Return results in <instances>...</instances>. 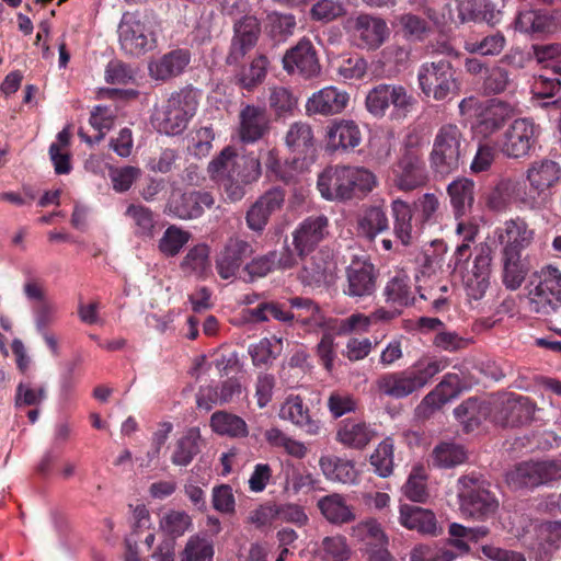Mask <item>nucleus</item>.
<instances>
[{"label":"nucleus","mask_w":561,"mask_h":561,"mask_svg":"<svg viewBox=\"0 0 561 561\" xmlns=\"http://www.w3.org/2000/svg\"><path fill=\"white\" fill-rule=\"evenodd\" d=\"M375 175L365 168L329 165L318 176V188L328 201L359 198L375 186Z\"/></svg>","instance_id":"nucleus-1"},{"label":"nucleus","mask_w":561,"mask_h":561,"mask_svg":"<svg viewBox=\"0 0 561 561\" xmlns=\"http://www.w3.org/2000/svg\"><path fill=\"white\" fill-rule=\"evenodd\" d=\"M444 365L436 359H420L412 367L380 375L375 389L382 397L403 399L422 390Z\"/></svg>","instance_id":"nucleus-2"},{"label":"nucleus","mask_w":561,"mask_h":561,"mask_svg":"<svg viewBox=\"0 0 561 561\" xmlns=\"http://www.w3.org/2000/svg\"><path fill=\"white\" fill-rule=\"evenodd\" d=\"M466 145V138L456 124L442 125L434 136L428 158L433 172L444 176L457 171L462 164Z\"/></svg>","instance_id":"nucleus-3"},{"label":"nucleus","mask_w":561,"mask_h":561,"mask_svg":"<svg viewBox=\"0 0 561 561\" xmlns=\"http://www.w3.org/2000/svg\"><path fill=\"white\" fill-rule=\"evenodd\" d=\"M459 502L463 515L477 520H486L495 516L499 500L490 490V483L480 476L468 474L459 478Z\"/></svg>","instance_id":"nucleus-4"},{"label":"nucleus","mask_w":561,"mask_h":561,"mask_svg":"<svg viewBox=\"0 0 561 561\" xmlns=\"http://www.w3.org/2000/svg\"><path fill=\"white\" fill-rule=\"evenodd\" d=\"M198 106L197 91L191 87L171 94L165 105L154 114L158 131L169 136L183 133Z\"/></svg>","instance_id":"nucleus-5"},{"label":"nucleus","mask_w":561,"mask_h":561,"mask_svg":"<svg viewBox=\"0 0 561 561\" xmlns=\"http://www.w3.org/2000/svg\"><path fill=\"white\" fill-rule=\"evenodd\" d=\"M417 81L422 93L435 101H449L460 90L456 69L445 58L422 64L417 72Z\"/></svg>","instance_id":"nucleus-6"},{"label":"nucleus","mask_w":561,"mask_h":561,"mask_svg":"<svg viewBox=\"0 0 561 561\" xmlns=\"http://www.w3.org/2000/svg\"><path fill=\"white\" fill-rule=\"evenodd\" d=\"M422 147L423 138L417 133H410L404 138L401 156L398 160L397 185L400 190L412 191L425 183Z\"/></svg>","instance_id":"nucleus-7"},{"label":"nucleus","mask_w":561,"mask_h":561,"mask_svg":"<svg viewBox=\"0 0 561 561\" xmlns=\"http://www.w3.org/2000/svg\"><path fill=\"white\" fill-rule=\"evenodd\" d=\"M534 277L538 283L528 294L530 311L543 317L551 316L561 307V272L549 265Z\"/></svg>","instance_id":"nucleus-8"},{"label":"nucleus","mask_w":561,"mask_h":561,"mask_svg":"<svg viewBox=\"0 0 561 561\" xmlns=\"http://www.w3.org/2000/svg\"><path fill=\"white\" fill-rule=\"evenodd\" d=\"M560 479V461H523L505 473V482L515 491L525 488H536Z\"/></svg>","instance_id":"nucleus-9"},{"label":"nucleus","mask_w":561,"mask_h":561,"mask_svg":"<svg viewBox=\"0 0 561 561\" xmlns=\"http://www.w3.org/2000/svg\"><path fill=\"white\" fill-rule=\"evenodd\" d=\"M415 98L403 85L381 83L374 87L366 96V108L375 116H383L390 105L402 115H407L414 104Z\"/></svg>","instance_id":"nucleus-10"},{"label":"nucleus","mask_w":561,"mask_h":561,"mask_svg":"<svg viewBox=\"0 0 561 561\" xmlns=\"http://www.w3.org/2000/svg\"><path fill=\"white\" fill-rule=\"evenodd\" d=\"M283 68L288 75H299L305 79H312L320 75L321 65L317 50L307 37L289 48L283 56Z\"/></svg>","instance_id":"nucleus-11"},{"label":"nucleus","mask_w":561,"mask_h":561,"mask_svg":"<svg viewBox=\"0 0 561 561\" xmlns=\"http://www.w3.org/2000/svg\"><path fill=\"white\" fill-rule=\"evenodd\" d=\"M215 197L208 191H175L172 193L168 208L170 214L182 220L197 219L205 209L215 205Z\"/></svg>","instance_id":"nucleus-12"},{"label":"nucleus","mask_w":561,"mask_h":561,"mask_svg":"<svg viewBox=\"0 0 561 561\" xmlns=\"http://www.w3.org/2000/svg\"><path fill=\"white\" fill-rule=\"evenodd\" d=\"M285 197L286 192L280 186H274L265 191L247 210L248 228L254 232H262L271 216L283 208Z\"/></svg>","instance_id":"nucleus-13"},{"label":"nucleus","mask_w":561,"mask_h":561,"mask_svg":"<svg viewBox=\"0 0 561 561\" xmlns=\"http://www.w3.org/2000/svg\"><path fill=\"white\" fill-rule=\"evenodd\" d=\"M377 272L366 256H353L346 267L345 294L353 298L371 296L376 290Z\"/></svg>","instance_id":"nucleus-14"},{"label":"nucleus","mask_w":561,"mask_h":561,"mask_svg":"<svg viewBox=\"0 0 561 561\" xmlns=\"http://www.w3.org/2000/svg\"><path fill=\"white\" fill-rule=\"evenodd\" d=\"M358 46L366 49H378L389 36L386 21L376 15L362 13L348 21Z\"/></svg>","instance_id":"nucleus-15"},{"label":"nucleus","mask_w":561,"mask_h":561,"mask_svg":"<svg viewBox=\"0 0 561 561\" xmlns=\"http://www.w3.org/2000/svg\"><path fill=\"white\" fill-rule=\"evenodd\" d=\"M536 129L527 118L515 119L504 133L501 150L510 158L526 157L536 142Z\"/></svg>","instance_id":"nucleus-16"},{"label":"nucleus","mask_w":561,"mask_h":561,"mask_svg":"<svg viewBox=\"0 0 561 561\" xmlns=\"http://www.w3.org/2000/svg\"><path fill=\"white\" fill-rule=\"evenodd\" d=\"M254 253L253 247L239 237H231L216 257V270L222 279L234 277L243 264Z\"/></svg>","instance_id":"nucleus-17"},{"label":"nucleus","mask_w":561,"mask_h":561,"mask_svg":"<svg viewBox=\"0 0 561 561\" xmlns=\"http://www.w3.org/2000/svg\"><path fill=\"white\" fill-rule=\"evenodd\" d=\"M329 221L324 216L308 217L293 232L295 251L300 259L308 256L328 236Z\"/></svg>","instance_id":"nucleus-18"},{"label":"nucleus","mask_w":561,"mask_h":561,"mask_svg":"<svg viewBox=\"0 0 561 561\" xmlns=\"http://www.w3.org/2000/svg\"><path fill=\"white\" fill-rule=\"evenodd\" d=\"M271 118L264 106L247 104L239 113V137L242 142L252 144L270 133Z\"/></svg>","instance_id":"nucleus-19"},{"label":"nucleus","mask_w":561,"mask_h":561,"mask_svg":"<svg viewBox=\"0 0 561 561\" xmlns=\"http://www.w3.org/2000/svg\"><path fill=\"white\" fill-rule=\"evenodd\" d=\"M118 34L122 49L129 55L139 56L149 47L145 25L135 13L126 12L123 14L118 25Z\"/></svg>","instance_id":"nucleus-20"},{"label":"nucleus","mask_w":561,"mask_h":561,"mask_svg":"<svg viewBox=\"0 0 561 561\" xmlns=\"http://www.w3.org/2000/svg\"><path fill=\"white\" fill-rule=\"evenodd\" d=\"M535 413V407L526 397L508 398L496 408L493 420L503 427H516L529 423Z\"/></svg>","instance_id":"nucleus-21"},{"label":"nucleus","mask_w":561,"mask_h":561,"mask_svg":"<svg viewBox=\"0 0 561 561\" xmlns=\"http://www.w3.org/2000/svg\"><path fill=\"white\" fill-rule=\"evenodd\" d=\"M399 519L403 527L424 536L436 537L443 533L434 512L417 505H401Z\"/></svg>","instance_id":"nucleus-22"},{"label":"nucleus","mask_w":561,"mask_h":561,"mask_svg":"<svg viewBox=\"0 0 561 561\" xmlns=\"http://www.w3.org/2000/svg\"><path fill=\"white\" fill-rule=\"evenodd\" d=\"M348 101L350 96L345 91L330 85L313 93L307 101L306 110L309 114L335 115L343 112Z\"/></svg>","instance_id":"nucleus-23"},{"label":"nucleus","mask_w":561,"mask_h":561,"mask_svg":"<svg viewBox=\"0 0 561 561\" xmlns=\"http://www.w3.org/2000/svg\"><path fill=\"white\" fill-rule=\"evenodd\" d=\"M279 417L291 422L295 426L308 435H317L320 431V422L312 417L309 408L299 396H289L282 404Z\"/></svg>","instance_id":"nucleus-24"},{"label":"nucleus","mask_w":561,"mask_h":561,"mask_svg":"<svg viewBox=\"0 0 561 561\" xmlns=\"http://www.w3.org/2000/svg\"><path fill=\"white\" fill-rule=\"evenodd\" d=\"M376 436L375 430L364 421L346 419L340 423L336 440L355 449H364Z\"/></svg>","instance_id":"nucleus-25"},{"label":"nucleus","mask_w":561,"mask_h":561,"mask_svg":"<svg viewBox=\"0 0 561 561\" xmlns=\"http://www.w3.org/2000/svg\"><path fill=\"white\" fill-rule=\"evenodd\" d=\"M191 60V54L186 49H174L164 54L161 58L150 62L149 72L156 80H169L181 75Z\"/></svg>","instance_id":"nucleus-26"},{"label":"nucleus","mask_w":561,"mask_h":561,"mask_svg":"<svg viewBox=\"0 0 561 561\" xmlns=\"http://www.w3.org/2000/svg\"><path fill=\"white\" fill-rule=\"evenodd\" d=\"M526 178L535 192H548L561 179V167L550 159L534 161L527 170Z\"/></svg>","instance_id":"nucleus-27"},{"label":"nucleus","mask_w":561,"mask_h":561,"mask_svg":"<svg viewBox=\"0 0 561 561\" xmlns=\"http://www.w3.org/2000/svg\"><path fill=\"white\" fill-rule=\"evenodd\" d=\"M329 146L334 150H348L358 147L362 142L359 126L351 119L334 121L327 131Z\"/></svg>","instance_id":"nucleus-28"},{"label":"nucleus","mask_w":561,"mask_h":561,"mask_svg":"<svg viewBox=\"0 0 561 561\" xmlns=\"http://www.w3.org/2000/svg\"><path fill=\"white\" fill-rule=\"evenodd\" d=\"M317 507L332 525L350 524L356 519L353 506L340 493H332L318 500Z\"/></svg>","instance_id":"nucleus-29"},{"label":"nucleus","mask_w":561,"mask_h":561,"mask_svg":"<svg viewBox=\"0 0 561 561\" xmlns=\"http://www.w3.org/2000/svg\"><path fill=\"white\" fill-rule=\"evenodd\" d=\"M554 18L542 10H527L520 12L515 20V28L534 36H541L556 30Z\"/></svg>","instance_id":"nucleus-30"},{"label":"nucleus","mask_w":561,"mask_h":561,"mask_svg":"<svg viewBox=\"0 0 561 561\" xmlns=\"http://www.w3.org/2000/svg\"><path fill=\"white\" fill-rule=\"evenodd\" d=\"M462 379L458 374H447L435 389L423 398L422 404L432 410H437L456 398L462 391Z\"/></svg>","instance_id":"nucleus-31"},{"label":"nucleus","mask_w":561,"mask_h":561,"mask_svg":"<svg viewBox=\"0 0 561 561\" xmlns=\"http://www.w3.org/2000/svg\"><path fill=\"white\" fill-rule=\"evenodd\" d=\"M215 541L206 531L191 535L180 551V561H214Z\"/></svg>","instance_id":"nucleus-32"},{"label":"nucleus","mask_w":561,"mask_h":561,"mask_svg":"<svg viewBox=\"0 0 561 561\" xmlns=\"http://www.w3.org/2000/svg\"><path fill=\"white\" fill-rule=\"evenodd\" d=\"M533 230L522 219L507 220L504 227L499 230V241L504 245L503 250H516L528 247L533 240Z\"/></svg>","instance_id":"nucleus-33"},{"label":"nucleus","mask_w":561,"mask_h":561,"mask_svg":"<svg viewBox=\"0 0 561 561\" xmlns=\"http://www.w3.org/2000/svg\"><path fill=\"white\" fill-rule=\"evenodd\" d=\"M388 229L389 220L386 210L379 206H369L357 217V234L369 241Z\"/></svg>","instance_id":"nucleus-34"},{"label":"nucleus","mask_w":561,"mask_h":561,"mask_svg":"<svg viewBox=\"0 0 561 561\" xmlns=\"http://www.w3.org/2000/svg\"><path fill=\"white\" fill-rule=\"evenodd\" d=\"M474 182L467 178H459L447 186V193L456 217L471 211L474 203Z\"/></svg>","instance_id":"nucleus-35"},{"label":"nucleus","mask_w":561,"mask_h":561,"mask_svg":"<svg viewBox=\"0 0 561 561\" xmlns=\"http://www.w3.org/2000/svg\"><path fill=\"white\" fill-rule=\"evenodd\" d=\"M201 431L198 427L188 428L182 437H180L173 449L171 457L172 463L175 466H188L196 455L201 453Z\"/></svg>","instance_id":"nucleus-36"},{"label":"nucleus","mask_w":561,"mask_h":561,"mask_svg":"<svg viewBox=\"0 0 561 561\" xmlns=\"http://www.w3.org/2000/svg\"><path fill=\"white\" fill-rule=\"evenodd\" d=\"M502 279L507 289L515 290L520 287L528 273L527 266L520 260L516 250L502 251Z\"/></svg>","instance_id":"nucleus-37"},{"label":"nucleus","mask_w":561,"mask_h":561,"mask_svg":"<svg viewBox=\"0 0 561 561\" xmlns=\"http://www.w3.org/2000/svg\"><path fill=\"white\" fill-rule=\"evenodd\" d=\"M268 66L270 60L264 54L256 55L248 66H240V70L236 75L237 84L244 90H253L265 80Z\"/></svg>","instance_id":"nucleus-38"},{"label":"nucleus","mask_w":561,"mask_h":561,"mask_svg":"<svg viewBox=\"0 0 561 561\" xmlns=\"http://www.w3.org/2000/svg\"><path fill=\"white\" fill-rule=\"evenodd\" d=\"M285 144L290 152L298 156H307L314 146V137L308 123H293L285 136Z\"/></svg>","instance_id":"nucleus-39"},{"label":"nucleus","mask_w":561,"mask_h":561,"mask_svg":"<svg viewBox=\"0 0 561 561\" xmlns=\"http://www.w3.org/2000/svg\"><path fill=\"white\" fill-rule=\"evenodd\" d=\"M211 430L222 436L243 438L249 434L245 421L227 411H217L210 417Z\"/></svg>","instance_id":"nucleus-40"},{"label":"nucleus","mask_w":561,"mask_h":561,"mask_svg":"<svg viewBox=\"0 0 561 561\" xmlns=\"http://www.w3.org/2000/svg\"><path fill=\"white\" fill-rule=\"evenodd\" d=\"M320 468L327 479L341 483L354 482L356 470L351 460L336 456H323L319 460Z\"/></svg>","instance_id":"nucleus-41"},{"label":"nucleus","mask_w":561,"mask_h":561,"mask_svg":"<svg viewBox=\"0 0 561 561\" xmlns=\"http://www.w3.org/2000/svg\"><path fill=\"white\" fill-rule=\"evenodd\" d=\"M134 221L136 237L150 240L154 237L157 219L153 211L140 204H130L125 213Z\"/></svg>","instance_id":"nucleus-42"},{"label":"nucleus","mask_w":561,"mask_h":561,"mask_svg":"<svg viewBox=\"0 0 561 561\" xmlns=\"http://www.w3.org/2000/svg\"><path fill=\"white\" fill-rule=\"evenodd\" d=\"M468 453L462 445L443 442L432 451L433 466L440 469L454 468L466 462Z\"/></svg>","instance_id":"nucleus-43"},{"label":"nucleus","mask_w":561,"mask_h":561,"mask_svg":"<svg viewBox=\"0 0 561 561\" xmlns=\"http://www.w3.org/2000/svg\"><path fill=\"white\" fill-rule=\"evenodd\" d=\"M537 547L540 560L548 559L553 550L558 548L557 542L561 540V520H549L541 523L537 529Z\"/></svg>","instance_id":"nucleus-44"},{"label":"nucleus","mask_w":561,"mask_h":561,"mask_svg":"<svg viewBox=\"0 0 561 561\" xmlns=\"http://www.w3.org/2000/svg\"><path fill=\"white\" fill-rule=\"evenodd\" d=\"M515 85L511 72L500 64L486 69L483 76L482 91L486 96L503 94Z\"/></svg>","instance_id":"nucleus-45"},{"label":"nucleus","mask_w":561,"mask_h":561,"mask_svg":"<svg viewBox=\"0 0 561 561\" xmlns=\"http://www.w3.org/2000/svg\"><path fill=\"white\" fill-rule=\"evenodd\" d=\"M302 261V278L308 284L324 280L333 265L331 255L328 252L318 251L310 257L305 256Z\"/></svg>","instance_id":"nucleus-46"},{"label":"nucleus","mask_w":561,"mask_h":561,"mask_svg":"<svg viewBox=\"0 0 561 561\" xmlns=\"http://www.w3.org/2000/svg\"><path fill=\"white\" fill-rule=\"evenodd\" d=\"M393 222V233L403 245L412 242V210L408 203L396 199L391 204Z\"/></svg>","instance_id":"nucleus-47"},{"label":"nucleus","mask_w":561,"mask_h":561,"mask_svg":"<svg viewBox=\"0 0 561 561\" xmlns=\"http://www.w3.org/2000/svg\"><path fill=\"white\" fill-rule=\"evenodd\" d=\"M506 37L501 32H495L482 38H469L465 42V49L470 54L481 56H499L505 48Z\"/></svg>","instance_id":"nucleus-48"},{"label":"nucleus","mask_w":561,"mask_h":561,"mask_svg":"<svg viewBox=\"0 0 561 561\" xmlns=\"http://www.w3.org/2000/svg\"><path fill=\"white\" fill-rule=\"evenodd\" d=\"M515 191L516 183L514 181L502 179L485 193V204L491 210H505L511 204Z\"/></svg>","instance_id":"nucleus-49"},{"label":"nucleus","mask_w":561,"mask_h":561,"mask_svg":"<svg viewBox=\"0 0 561 561\" xmlns=\"http://www.w3.org/2000/svg\"><path fill=\"white\" fill-rule=\"evenodd\" d=\"M488 410L477 399L470 398L454 410L456 419L463 425L467 432L478 427L485 419Z\"/></svg>","instance_id":"nucleus-50"},{"label":"nucleus","mask_w":561,"mask_h":561,"mask_svg":"<svg viewBox=\"0 0 561 561\" xmlns=\"http://www.w3.org/2000/svg\"><path fill=\"white\" fill-rule=\"evenodd\" d=\"M191 238L192 233L190 231L172 225L165 229L162 238L159 240V251L165 256H175Z\"/></svg>","instance_id":"nucleus-51"},{"label":"nucleus","mask_w":561,"mask_h":561,"mask_svg":"<svg viewBox=\"0 0 561 561\" xmlns=\"http://www.w3.org/2000/svg\"><path fill=\"white\" fill-rule=\"evenodd\" d=\"M493 4L490 0H458V16L462 23L490 21L493 19Z\"/></svg>","instance_id":"nucleus-52"},{"label":"nucleus","mask_w":561,"mask_h":561,"mask_svg":"<svg viewBox=\"0 0 561 561\" xmlns=\"http://www.w3.org/2000/svg\"><path fill=\"white\" fill-rule=\"evenodd\" d=\"M193 526L192 517L184 511H169L160 519V528L175 541Z\"/></svg>","instance_id":"nucleus-53"},{"label":"nucleus","mask_w":561,"mask_h":561,"mask_svg":"<svg viewBox=\"0 0 561 561\" xmlns=\"http://www.w3.org/2000/svg\"><path fill=\"white\" fill-rule=\"evenodd\" d=\"M296 18L289 13L271 12L267 14L268 35L276 42H285L296 28Z\"/></svg>","instance_id":"nucleus-54"},{"label":"nucleus","mask_w":561,"mask_h":561,"mask_svg":"<svg viewBox=\"0 0 561 561\" xmlns=\"http://www.w3.org/2000/svg\"><path fill=\"white\" fill-rule=\"evenodd\" d=\"M113 123L114 117L110 113L108 108L99 105L92 111L90 116V124L98 130V135L94 138H91L82 128L79 129L78 135L83 141L90 145L98 144L104 138L105 131L112 128Z\"/></svg>","instance_id":"nucleus-55"},{"label":"nucleus","mask_w":561,"mask_h":561,"mask_svg":"<svg viewBox=\"0 0 561 561\" xmlns=\"http://www.w3.org/2000/svg\"><path fill=\"white\" fill-rule=\"evenodd\" d=\"M370 463L375 472L387 478L393 470V442L391 438L383 439L370 456Z\"/></svg>","instance_id":"nucleus-56"},{"label":"nucleus","mask_w":561,"mask_h":561,"mask_svg":"<svg viewBox=\"0 0 561 561\" xmlns=\"http://www.w3.org/2000/svg\"><path fill=\"white\" fill-rule=\"evenodd\" d=\"M261 35V23L253 15L242 16L233 25V38L255 47Z\"/></svg>","instance_id":"nucleus-57"},{"label":"nucleus","mask_w":561,"mask_h":561,"mask_svg":"<svg viewBox=\"0 0 561 561\" xmlns=\"http://www.w3.org/2000/svg\"><path fill=\"white\" fill-rule=\"evenodd\" d=\"M268 104L277 116H282L294 111L297 99L290 89L277 85L270 88Z\"/></svg>","instance_id":"nucleus-58"},{"label":"nucleus","mask_w":561,"mask_h":561,"mask_svg":"<svg viewBox=\"0 0 561 561\" xmlns=\"http://www.w3.org/2000/svg\"><path fill=\"white\" fill-rule=\"evenodd\" d=\"M209 249L206 244H197L188 250L181 262V268L190 274L202 275L208 265Z\"/></svg>","instance_id":"nucleus-59"},{"label":"nucleus","mask_w":561,"mask_h":561,"mask_svg":"<svg viewBox=\"0 0 561 561\" xmlns=\"http://www.w3.org/2000/svg\"><path fill=\"white\" fill-rule=\"evenodd\" d=\"M385 296L387 301H392L400 306H408L414 300L408 278L404 276L392 277L385 287Z\"/></svg>","instance_id":"nucleus-60"},{"label":"nucleus","mask_w":561,"mask_h":561,"mask_svg":"<svg viewBox=\"0 0 561 561\" xmlns=\"http://www.w3.org/2000/svg\"><path fill=\"white\" fill-rule=\"evenodd\" d=\"M399 23L404 36L413 41L422 42L431 33L430 24L421 16L412 13L402 14L399 18Z\"/></svg>","instance_id":"nucleus-61"},{"label":"nucleus","mask_w":561,"mask_h":561,"mask_svg":"<svg viewBox=\"0 0 561 561\" xmlns=\"http://www.w3.org/2000/svg\"><path fill=\"white\" fill-rule=\"evenodd\" d=\"M140 175V169L133 165H125L121 168L111 167L108 170V176L112 181L113 188L117 193L127 192Z\"/></svg>","instance_id":"nucleus-62"},{"label":"nucleus","mask_w":561,"mask_h":561,"mask_svg":"<svg viewBox=\"0 0 561 561\" xmlns=\"http://www.w3.org/2000/svg\"><path fill=\"white\" fill-rule=\"evenodd\" d=\"M345 14V8L342 2L337 0H319L311 10L310 15L314 21L331 22Z\"/></svg>","instance_id":"nucleus-63"},{"label":"nucleus","mask_w":561,"mask_h":561,"mask_svg":"<svg viewBox=\"0 0 561 561\" xmlns=\"http://www.w3.org/2000/svg\"><path fill=\"white\" fill-rule=\"evenodd\" d=\"M455 552L430 545H417L410 552V561H453Z\"/></svg>","instance_id":"nucleus-64"}]
</instances>
